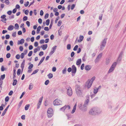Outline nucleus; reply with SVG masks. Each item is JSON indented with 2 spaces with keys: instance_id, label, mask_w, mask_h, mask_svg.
I'll list each match as a JSON object with an SVG mask.
<instances>
[{
  "instance_id": "f257e3e1",
  "label": "nucleus",
  "mask_w": 126,
  "mask_h": 126,
  "mask_svg": "<svg viewBox=\"0 0 126 126\" xmlns=\"http://www.w3.org/2000/svg\"><path fill=\"white\" fill-rule=\"evenodd\" d=\"M101 111L99 109L95 108H93L89 112V113L92 115H96L99 113Z\"/></svg>"
},
{
  "instance_id": "f03ea898",
  "label": "nucleus",
  "mask_w": 126,
  "mask_h": 126,
  "mask_svg": "<svg viewBox=\"0 0 126 126\" xmlns=\"http://www.w3.org/2000/svg\"><path fill=\"white\" fill-rule=\"evenodd\" d=\"M76 91L77 95L80 96H83V93L82 91L81 90L80 88L77 86L76 87Z\"/></svg>"
},
{
  "instance_id": "7ed1b4c3",
  "label": "nucleus",
  "mask_w": 126,
  "mask_h": 126,
  "mask_svg": "<svg viewBox=\"0 0 126 126\" xmlns=\"http://www.w3.org/2000/svg\"><path fill=\"white\" fill-rule=\"evenodd\" d=\"M47 116L48 118H50L53 115V110L51 108H49L47 111Z\"/></svg>"
},
{
  "instance_id": "20e7f679",
  "label": "nucleus",
  "mask_w": 126,
  "mask_h": 126,
  "mask_svg": "<svg viewBox=\"0 0 126 126\" xmlns=\"http://www.w3.org/2000/svg\"><path fill=\"white\" fill-rule=\"evenodd\" d=\"M67 89V94L69 96H71L72 94V91L71 87L69 86H67L66 87Z\"/></svg>"
},
{
  "instance_id": "39448f33",
  "label": "nucleus",
  "mask_w": 126,
  "mask_h": 126,
  "mask_svg": "<svg viewBox=\"0 0 126 126\" xmlns=\"http://www.w3.org/2000/svg\"><path fill=\"white\" fill-rule=\"evenodd\" d=\"M62 101L58 99H56L53 102V103L54 105H59L61 104Z\"/></svg>"
},
{
  "instance_id": "423d86ee",
  "label": "nucleus",
  "mask_w": 126,
  "mask_h": 126,
  "mask_svg": "<svg viewBox=\"0 0 126 126\" xmlns=\"http://www.w3.org/2000/svg\"><path fill=\"white\" fill-rule=\"evenodd\" d=\"M6 16L5 15H2L1 16V18L2 19L1 20V21L5 23H6Z\"/></svg>"
},
{
  "instance_id": "0eeeda50",
  "label": "nucleus",
  "mask_w": 126,
  "mask_h": 126,
  "mask_svg": "<svg viewBox=\"0 0 126 126\" xmlns=\"http://www.w3.org/2000/svg\"><path fill=\"white\" fill-rule=\"evenodd\" d=\"M106 43V40L104 39L102 42L101 45L100 46V49L101 50H102L104 48Z\"/></svg>"
},
{
  "instance_id": "6e6552de",
  "label": "nucleus",
  "mask_w": 126,
  "mask_h": 126,
  "mask_svg": "<svg viewBox=\"0 0 126 126\" xmlns=\"http://www.w3.org/2000/svg\"><path fill=\"white\" fill-rule=\"evenodd\" d=\"M56 47L57 46H55L52 48L51 51L50 53V54L52 55L56 49Z\"/></svg>"
},
{
  "instance_id": "1a4fd4ad",
  "label": "nucleus",
  "mask_w": 126,
  "mask_h": 126,
  "mask_svg": "<svg viewBox=\"0 0 126 126\" xmlns=\"http://www.w3.org/2000/svg\"><path fill=\"white\" fill-rule=\"evenodd\" d=\"M72 73H76V68L75 66L73 65L72 66Z\"/></svg>"
},
{
  "instance_id": "9d476101",
  "label": "nucleus",
  "mask_w": 126,
  "mask_h": 126,
  "mask_svg": "<svg viewBox=\"0 0 126 126\" xmlns=\"http://www.w3.org/2000/svg\"><path fill=\"white\" fill-rule=\"evenodd\" d=\"M93 83L92 81H89L88 82V81L86 82V85H87V88L88 89L91 86Z\"/></svg>"
},
{
  "instance_id": "9b49d317",
  "label": "nucleus",
  "mask_w": 126,
  "mask_h": 126,
  "mask_svg": "<svg viewBox=\"0 0 126 126\" xmlns=\"http://www.w3.org/2000/svg\"><path fill=\"white\" fill-rule=\"evenodd\" d=\"M66 109H67V110H69L70 109V107L68 105L67 106H65L61 108V109L62 110H64Z\"/></svg>"
},
{
  "instance_id": "f8f14e48",
  "label": "nucleus",
  "mask_w": 126,
  "mask_h": 126,
  "mask_svg": "<svg viewBox=\"0 0 126 126\" xmlns=\"http://www.w3.org/2000/svg\"><path fill=\"white\" fill-rule=\"evenodd\" d=\"M83 38H84V37H83V36L82 35H80L79 37V40H78L77 41V40H76V42H80L81 41H83Z\"/></svg>"
},
{
  "instance_id": "ddd939ff",
  "label": "nucleus",
  "mask_w": 126,
  "mask_h": 126,
  "mask_svg": "<svg viewBox=\"0 0 126 126\" xmlns=\"http://www.w3.org/2000/svg\"><path fill=\"white\" fill-rule=\"evenodd\" d=\"M10 105H8L6 108L5 109V110H4L3 111V112L2 114H1V116H4V115L5 114L7 110L9 108V107Z\"/></svg>"
},
{
  "instance_id": "4468645a",
  "label": "nucleus",
  "mask_w": 126,
  "mask_h": 126,
  "mask_svg": "<svg viewBox=\"0 0 126 126\" xmlns=\"http://www.w3.org/2000/svg\"><path fill=\"white\" fill-rule=\"evenodd\" d=\"M24 40L23 39H21L20 41H18V44H22L24 42Z\"/></svg>"
},
{
  "instance_id": "2eb2a0df",
  "label": "nucleus",
  "mask_w": 126,
  "mask_h": 126,
  "mask_svg": "<svg viewBox=\"0 0 126 126\" xmlns=\"http://www.w3.org/2000/svg\"><path fill=\"white\" fill-rule=\"evenodd\" d=\"M81 59H78L76 61V65H80L81 62Z\"/></svg>"
},
{
  "instance_id": "dca6fc26",
  "label": "nucleus",
  "mask_w": 126,
  "mask_h": 126,
  "mask_svg": "<svg viewBox=\"0 0 126 126\" xmlns=\"http://www.w3.org/2000/svg\"><path fill=\"white\" fill-rule=\"evenodd\" d=\"M91 68V66L89 65H86L85 67V69L86 70H89Z\"/></svg>"
},
{
  "instance_id": "f3484780",
  "label": "nucleus",
  "mask_w": 126,
  "mask_h": 126,
  "mask_svg": "<svg viewBox=\"0 0 126 126\" xmlns=\"http://www.w3.org/2000/svg\"><path fill=\"white\" fill-rule=\"evenodd\" d=\"M77 105V104L76 103L75 104V105L73 107V109L71 113H73L75 112L76 110V109Z\"/></svg>"
},
{
  "instance_id": "a211bd4d",
  "label": "nucleus",
  "mask_w": 126,
  "mask_h": 126,
  "mask_svg": "<svg viewBox=\"0 0 126 126\" xmlns=\"http://www.w3.org/2000/svg\"><path fill=\"white\" fill-rule=\"evenodd\" d=\"M47 44H46L43 45L41 47L43 49V50H45L47 48Z\"/></svg>"
},
{
  "instance_id": "6ab92c4d",
  "label": "nucleus",
  "mask_w": 126,
  "mask_h": 126,
  "mask_svg": "<svg viewBox=\"0 0 126 126\" xmlns=\"http://www.w3.org/2000/svg\"><path fill=\"white\" fill-rule=\"evenodd\" d=\"M14 28V27L13 26L11 25L8 28V30L9 31H11Z\"/></svg>"
},
{
  "instance_id": "aec40b11",
  "label": "nucleus",
  "mask_w": 126,
  "mask_h": 126,
  "mask_svg": "<svg viewBox=\"0 0 126 126\" xmlns=\"http://www.w3.org/2000/svg\"><path fill=\"white\" fill-rule=\"evenodd\" d=\"M45 57H43L41 59L40 61L39 62V63L38 65H39L42 63L44 59H45Z\"/></svg>"
},
{
  "instance_id": "412c9836",
  "label": "nucleus",
  "mask_w": 126,
  "mask_h": 126,
  "mask_svg": "<svg viewBox=\"0 0 126 126\" xmlns=\"http://www.w3.org/2000/svg\"><path fill=\"white\" fill-rule=\"evenodd\" d=\"M41 29V27L40 26H38L36 32L37 33H39V31H40Z\"/></svg>"
},
{
  "instance_id": "4be33fe9",
  "label": "nucleus",
  "mask_w": 126,
  "mask_h": 126,
  "mask_svg": "<svg viewBox=\"0 0 126 126\" xmlns=\"http://www.w3.org/2000/svg\"><path fill=\"white\" fill-rule=\"evenodd\" d=\"M117 64V63L116 62L114 63L112 65L111 67H112V68H113L114 69L116 66Z\"/></svg>"
},
{
  "instance_id": "5701e85b",
  "label": "nucleus",
  "mask_w": 126,
  "mask_h": 126,
  "mask_svg": "<svg viewBox=\"0 0 126 126\" xmlns=\"http://www.w3.org/2000/svg\"><path fill=\"white\" fill-rule=\"evenodd\" d=\"M40 48L39 46L37 48H35L34 50V52L36 53L37 51L40 50Z\"/></svg>"
},
{
  "instance_id": "b1692460",
  "label": "nucleus",
  "mask_w": 126,
  "mask_h": 126,
  "mask_svg": "<svg viewBox=\"0 0 126 126\" xmlns=\"http://www.w3.org/2000/svg\"><path fill=\"white\" fill-rule=\"evenodd\" d=\"M33 86V85L32 84V83L30 84L29 86V89L30 90H31L32 89Z\"/></svg>"
},
{
  "instance_id": "393cba45",
  "label": "nucleus",
  "mask_w": 126,
  "mask_h": 126,
  "mask_svg": "<svg viewBox=\"0 0 126 126\" xmlns=\"http://www.w3.org/2000/svg\"><path fill=\"white\" fill-rule=\"evenodd\" d=\"M30 106V105L29 104H27L26 105L25 107V110H28L29 108V107Z\"/></svg>"
},
{
  "instance_id": "a878e982",
  "label": "nucleus",
  "mask_w": 126,
  "mask_h": 126,
  "mask_svg": "<svg viewBox=\"0 0 126 126\" xmlns=\"http://www.w3.org/2000/svg\"><path fill=\"white\" fill-rule=\"evenodd\" d=\"M25 60H24L22 63L21 64V67L23 68L24 67V65L25 64Z\"/></svg>"
},
{
  "instance_id": "bb28decb",
  "label": "nucleus",
  "mask_w": 126,
  "mask_h": 126,
  "mask_svg": "<svg viewBox=\"0 0 126 126\" xmlns=\"http://www.w3.org/2000/svg\"><path fill=\"white\" fill-rule=\"evenodd\" d=\"M102 53H100L99 54L97 58L96 59H99L102 56Z\"/></svg>"
},
{
  "instance_id": "cd10ccee",
  "label": "nucleus",
  "mask_w": 126,
  "mask_h": 126,
  "mask_svg": "<svg viewBox=\"0 0 126 126\" xmlns=\"http://www.w3.org/2000/svg\"><path fill=\"white\" fill-rule=\"evenodd\" d=\"M114 69L112 68V67H111L110 68L108 71V73H111V72H112L114 70Z\"/></svg>"
},
{
  "instance_id": "c85d7f7f",
  "label": "nucleus",
  "mask_w": 126,
  "mask_h": 126,
  "mask_svg": "<svg viewBox=\"0 0 126 126\" xmlns=\"http://www.w3.org/2000/svg\"><path fill=\"white\" fill-rule=\"evenodd\" d=\"M47 76H48V78L50 79L52 78L53 76L52 74L51 73H50L48 74Z\"/></svg>"
},
{
  "instance_id": "c756f323",
  "label": "nucleus",
  "mask_w": 126,
  "mask_h": 126,
  "mask_svg": "<svg viewBox=\"0 0 126 126\" xmlns=\"http://www.w3.org/2000/svg\"><path fill=\"white\" fill-rule=\"evenodd\" d=\"M110 60L109 59H106V64H108L110 62Z\"/></svg>"
},
{
  "instance_id": "7c9ffc66",
  "label": "nucleus",
  "mask_w": 126,
  "mask_h": 126,
  "mask_svg": "<svg viewBox=\"0 0 126 126\" xmlns=\"http://www.w3.org/2000/svg\"><path fill=\"white\" fill-rule=\"evenodd\" d=\"M43 98V97H41L40 99L38 102L39 104H40L39 105H41V102Z\"/></svg>"
},
{
  "instance_id": "2f4dec72",
  "label": "nucleus",
  "mask_w": 126,
  "mask_h": 126,
  "mask_svg": "<svg viewBox=\"0 0 126 126\" xmlns=\"http://www.w3.org/2000/svg\"><path fill=\"white\" fill-rule=\"evenodd\" d=\"M17 81V80H14L13 82V85L14 86L16 85V84Z\"/></svg>"
},
{
  "instance_id": "473e14b6",
  "label": "nucleus",
  "mask_w": 126,
  "mask_h": 126,
  "mask_svg": "<svg viewBox=\"0 0 126 126\" xmlns=\"http://www.w3.org/2000/svg\"><path fill=\"white\" fill-rule=\"evenodd\" d=\"M50 20L49 19L47 20L46 21V25L47 26H48Z\"/></svg>"
},
{
  "instance_id": "72a5a7b5",
  "label": "nucleus",
  "mask_w": 126,
  "mask_h": 126,
  "mask_svg": "<svg viewBox=\"0 0 126 126\" xmlns=\"http://www.w3.org/2000/svg\"><path fill=\"white\" fill-rule=\"evenodd\" d=\"M25 54L24 53H22L20 55V57L21 58L23 59L24 57Z\"/></svg>"
},
{
  "instance_id": "f704fd0d",
  "label": "nucleus",
  "mask_w": 126,
  "mask_h": 126,
  "mask_svg": "<svg viewBox=\"0 0 126 126\" xmlns=\"http://www.w3.org/2000/svg\"><path fill=\"white\" fill-rule=\"evenodd\" d=\"M15 29H17L19 28V25L18 24L16 23L15 25Z\"/></svg>"
},
{
  "instance_id": "c9c22d12",
  "label": "nucleus",
  "mask_w": 126,
  "mask_h": 126,
  "mask_svg": "<svg viewBox=\"0 0 126 126\" xmlns=\"http://www.w3.org/2000/svg\"><path fill=\"white\" fill-rule=\"evenodd\" d=\"M21 69H19L18 70L17 72V74L18 76H19L20 75L21 72Z\"/></svg>"
},
{
  "instance_id": "e433bc0d",
  "label": "nucleus",
  "mask_w": 126,
  "mask_h": 126,
  "mask_svg": "<svg viewBox=\"0 0 126 126\" xmlns=\"http://www.w3.org/2000/svg\"><path fill=\"white\" fill-rule=\"evenodd\" d=\"M3 83V81L1 80L0 79V88H1V89H2V87L1 86L2 85Z\"/></svg>"
},
{
  "instance_id": "4c0bfd02",
  "label": "nucleus",
  "mask_w": 126,
  "mask_h": 126,
  "mask_svg": "<svg viewBox=\"0 0 126 126\" xmlns=\"http://www.w3.org/2000/svg\"><path fill=\"white\" fill-rule=\"evenodd\" d=\"M98 90V88H97L96 89H94V93L96 94Z\"/></svg>"
},
{
  "instance_id": "58836bf2",
  "label": "nucleus",
  "mask_w": 126,
  "mask_h": 126,
  "mask_svg": "<svg viewBox=\"0 0 126 126\" xmlns=\"http://www.w3.org/2000/svg\"><path fill=\"white\" fill-rule=\"evenodd\" d=\"M32 51H30V52H29V53L28 54V56H31L32 55Z\"/></svg>"
},
{
  "instance_id": "ea45409f",
  "label": "nucleus",
  "mask_w": 126,
  "mask_h": 126,
  "mask_svg": "<svg viewBox=\"0 0 126 126\" xmlns=\"http://www.w3.org/2000/svg\"><path fill=\"white\" fill-rule=\"evenodd\" d=\"M78 47V45H77L76 46L73 48V50L74 51L76 50Z\"/></svg>"
},
{
  "instance_id": "a19ab883",
  "label": "nucleus",
  "mask_w": 126,
  "mask_h": 126,
  "mask_svg": "<svg viewBox=\"0 0 126 126\" xmlns=\"http://www.w3.org/2000/svg\"><path fill=\"white\" fill-rule=\"evenodd\" d=\"M5 74H4L2 75H1V79H2L3 80L5 78Z\"/></svg>"
},
{
  "instance_id": "79ce46f5",
  "label": "nucleus",
  "mask_w": 126,
  "mask_h": 126,
  "mask_svg": "<svg viewBox=\"0 0 126 126\" xmlns=\"http://www.w3.org/2000/svg\"><path fill=\"white\" fill-rule=\"evenodd\" d=\"M49 15L47 13H46L45 16V18L46 19L48 17Z\"/></svg>"
},
{
  "instance_id": "37998d69",
  "label": "nucleus",
  "mask_w": 126,
  "mask_h": 126,
  "mask_svg": "<svg viewBox=\"0 0 126 126\" xmlns=\"http://www.w3.org/2000/svg\"><path fill=\"white\" fill-rule=\"evenodd\" d=\"M67 49H71V45L70 44H69L67 45Z\"/></svg>"
},
{
  "instance_id": "c03bdc74",
  "label": "nucleus",
  "mask_w": 126,
  "mask_h": 126,
  "mask_svg": "<svg viewBox=\"0 0 126 126\" xmlns=\"http://www.w3.org/2000/svg\"><path fill=\"white\" fill-rule=\"evenodd\" d=\"M9 98L8 96H7L5 98V101L6 102H8L9 101Z\"/></svg>"
},
{
  "instance_id": "a18cd8bd",
  "label": "nucleus",
  "mask_w": 126,
  "mask_h": 126,
  "mask_svg": "<svg viewBox=\"0 0 126 126\" xmlns=\"http://www.w3.org/2000/svg\"><path fill=\"white\" fill-rule=\"evenodd\" d=\"M11 56L10 54V53H7L6 55V57L7 58H9Z\"/></svg>"
},
{
  "instance_id": "49530a36",
  "label": "nucleus",
  "mask_w": 126,
  "mask_h": 126,
  "mask_svg": "<svg viewBox=\"0 0 126 126\" xmlns=\"http://www.w3.org/2000/svg\"><path fill=\"white\" fill-rule=\"evenodd\" d=\"M49 83V81L48 80H46L45 83V84L46 85H47Z\"/></svg>"
},
{
  "instance_id": "de8ad7c7",
  "label": "nucleus",
  "mask_w": 126,
  "mask_h": 126,
  "mask_svg": "<svg viewBox=\"0 0 126 126\" xmlns=\"http://www.w3.org/2000/svg\"><path fill=\"white\" fill-rule=\"evenodd\" d=\"M29 12V11L28 10H26L25 11V14L27 15Z\"/></svg>"
},
{
  "instance_id": "09e8293b",
  "label": "nucleus",
  "mask_w": 126,
  "mask_h": 126,
  "mask_svg": "<svg viewBox=\"0 0 126 126\" xmlns=\"http://www.w3.org/2000/svg\"><path fill=\"white\" fill-rule=\"evenodd\" d=\"M33 66V64H31L28 67V68L29 69H31Z\"/></svg>"
},
{
  "instance_id": "8fccbe9b",
  "label": "nucleus",
  "mask_w": 126,
  "mask_h": 126,
  "mask_svg": "<svg viewBox=\"0 0 126 126\" xmlns=\"http://www.w3.org/2000/svg\"><path fill=\"white\" fill-rule=\"evenodd\" d=\"M84 63H83L82 64L81 66V69L82 70L84 69Z\"/></svg>"
},
{
  "instance_id": "3c124183",
  "label": "nucleus",
  "mask_w": 126,
  "mask_h": 126,
  "mask_svg": "<svg viewBox=\"0 0 126 126\" xmlns=\"http://www.w3.org/2000/svg\"><path fill=\"white\" fill-rule=\"evenodd\" d=\"M16 58L17 59H19V58H20V55L19 54L17 55L16 56Z\"/></svg>"
},
{
  "instance_id": "603ef678",
  "label": "nucleus",
  "mask_w": 126,
  "mask_h": 126,
  "mask_svg": "<svg viewBox=\"0 0 126 126\" xmlns=\"http://www.w3.org/2000/svg\"><path fill=\"white\" fill-rule=\"evenodd\" d=\"M23 21H26L27 19V17L26 16H24L23 18Z\"/></svg>"
},
{
  "instance_id": "864d4df0",
  "label": "nucleus",
  "mask_w": 126,
  "mask_h": 126,
  "mask_svg": "<svg viewBox=\"0 0 126 126\" xmlns=\"http://www.w3.org/2000/svg\"><path fill=\"white\" fill-rule=\"evenodd\" d=\"M38 71V69H37L35 70L33 72L32 74H34L37 73Z\"/></svg>"
},
{
  "instance_id": "5fc2aeb1",
  "label": "nucleus",
  "mask_w": 126,
  "mask_h": 126,
  "mask_svg": "<svg viewBox=\"0 0 126 126\" xmlns=\"http://www.w3.org/2000/svg\"><path fill=\"white\" fill-rule=\"evenodd\" d=\"M16 70L15 69H14L13 70V76L14 77H15V75L16 74Z\"/></svg>"
},
{
  "instance_id": "6e6d98bb",
  "label": "nucleus",
  "mask_w": 126,
  "mask_h": 126,
  "mask_svg": "<svg viewBox=\"0 0 126 126\" xmlns=\"http://www.w3.org/2000/svg\"><path fill=\"white\" fill-rule=\"evenodd\" d=\"M38 22L40 23L41 24L42 22V20L41 18H39L38 20Z\"/></svg>"
},
{
  "instance_id": "4d7b16f0",
  "label": "nucleus",
  "mask_w": 126,
  "mask_h": 126,
  "mask_svg": "<svg viewBox=\"0 0 126 126\" xmlns=\"http://www.w3.org/2000/svg\"><path fill=\"white\" fill-rule=\"evenodd\" d=\"M44 54V53L43 51H41L40 52L39 54V55L40 56H41L42 55H43Z\"/></svg>"
},
{
  "instance_id": "13d9d810",
  "label": "nucleus",
  "mask_w": 126,
  "mask_h": 126,
  "mask_svg": "<svg viewBox=\"0 0 126 126\" xmlns=\"http://www.w3.org/2000/svg\"><path fill=\"white\" fill-rule=\"evenodd\" d=\"M62 23V21H59L58 22V26H60Z\"/></svg>"
},
{
  "instance_id": "bf43d9fd",
  "label": "nucleus",
  "mask_w": 126,
  "mask_h": 126,
  "mask_svg": "<svg viewBox=\"0 0 126 126\" xmlns=\"http://www.w3.org/2000/svg\"><path fill=\"white\" fill-rule=\"evenodd\" d=\"M10 38V36L8 34H7L5 35V38L6 39H8Z\"/></svg>"
},
{
  "instance_id": "052dcab7",
  "label": "nucleus",
  "mask_w": 126,
  "mask_h": 126,
  "mask_svg": "<svg viewBox=\"0 0 126 126\" xmlns=\"http://www.w3.org/2000/svg\"><path fill=\"white\" fill-rule=\"evenodd\" d=\"M44 12L42 10H41L40 13V15L41 16H42L43 15Z\"/></svg>"
},
{
  "instance_id": "680f3d73",
  "label": "nucleus",
  "mask_w": 126,
  "mask_h": 126,
  "mask_svg": "<svg viewBox=\"0 0 126 126\" xmlns=\"http://www.w3.org/2000/svg\"><path fill=\"white\" fill-rule=\"evenodd\" d=\"M10 47L9 46H8L7 47L6 50L7 51H9L10 50Z\"/></svg>"
},
{
  "instance_id": "e2e57ef3",
  "label": "nucleus",
  "mask_w": 126,
  "mask_h": 126,
  "mask_svg": "<svg viewBox=\"0 0 126 126\" xmlns=\"http://www.w3.org/2000/svg\"><path fill=\"white\" fill-rule=\"evenodd\" d=\"M66 68H65L63 70V74H65V73L66 72Z\"/></svg>"
},
{
  "instance_id": "0e129e2a",
  "label": "nucleus",
  "mask_w": 126,
  "mask_h": 126,
  "mask_svg": "<svg viewBox=\"0 0 126 126\" xmlns=\"http://www.w3.org/2000/svg\"><path fill=\"white\" fill-rule=\"evenodd\" d=\"M29 1H27V2H26V3H25V4H24V5L25 6V7H27V6L29 5Z\"/></svg>"
},
{
  "instance_id": "69168bd1",
  "label": "nucleus",
  "mask_w": 126,
  "mask_h": 126,
  "mask_svg": "<svg viewBox=\"0 0 126 126\" xmlns=\"http://www.w3.org/2000/svg\"><path fill=\"white\" fill-rule=\"evenodd\" d=\"M13 93L12 91H11L8 94V95H11Z\"/></svg>"
},
{
  "instance_id": "338daca9",
  "label": "nucleus",
  "mask_w": 126,
  "mask_h": 126,
  "mask_svg": "<svg viewBox=\"0 0 126 126\" xmlns=\"http://www.w3.org/2000/svg\"><path fill=\"white\" fill-rule=\"evenodd\" d=\"M16 32H14L12 34V36H13L14 37H15L16 36Z\"/></svg>"
},
{
  "instance_id": "774afa93",
  "label": "nucleus",
  "mask_w": 126,
  "mask_h": 126,
  "mask_svg": "<svg viewBox=\"0 0 126 126\" xmlns=\"http://www.w3.org/2000/svg\"><path fill=\"white\" fill-rule=\"evenodd\" d=\"M23 48L22 46H20L19 47V49L20 51H22L23 50Z\"/></svg>"
}]
</instances>
